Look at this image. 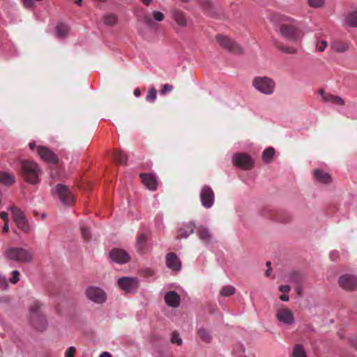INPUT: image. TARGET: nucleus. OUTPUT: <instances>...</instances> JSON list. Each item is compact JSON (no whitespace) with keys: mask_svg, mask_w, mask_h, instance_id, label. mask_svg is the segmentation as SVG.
<instances>
[{"mask_svg":"<svg viewBox=\"0 0 357 357\" xmlns=\"http://www.w3.org/2000/svg\"><path fill=\"white\" fill-rule=\"evenodd\" d=\"M280 32L283 36L291 40L297 41L302 37L298 29L294 26H282Z\"/></svg>","mask_w":357,"mask_h":357,"instance_id":"2eb2a0df","label":"nucleus"},{"mask_svg":"<svg viewBox=\"0 0 357 357\" xmlns=\"http://www.w3.org/2000/svg\"><path fill=\"white\" fill-rule=\"evenodd\" d=\"M29 148L31 149H33L36 146V143L35 142H31V143H29Z\"/></svg>","mask_w":357,"mask_h":357,"instance_id":"13d9d810","label":"nucleus"},{"mask_svg":"<svg viewBox=\"0 0 357 357\" xmlns=\"http://www.w3.org/2000/svg\"><path fill=\"white\" fill-rule=\"evenodd\" d=\"M282 50L284 52H286L288 54H294L297 52V49L295 47H283V48H282Z\"/></svg>","mask_w":357,"mask_h":357,"instance_id":"a18cd8bd","label":"nucleus"},{"mask_svg":"<svg viewBox=\"0 0 357 357\" xmlns=\"http://www.w3.org/2000/svg\"><path fill=\"white\" fill-rule=\"evenodd\" d=\"M293 357H307L303 346L300 344L295 346L293 350Z\"/></svg>","mask_w":357,"mask_h":357,"instance_id":"473e14b6","label":"nucleus"},{"mask_svg":"<svg viewBox=\"0 0 357 357\" xmlns=\"http://www.w3.org/2000/svg\"><path fill=\"white\" fill-rule=\"evenodd\" d=\"M275 155V150L272 147L265 149L262 153V158L265 162H270Z\"/></svg>","mask_w":357,"mask_h":357,"instance_id":"c756f323","label":"nucleus"},{"mask_svg":"<svg viewBox=\"0 0 357 357\" xmlns=\"http://www.w3.org/2000/svg\"><path fill=\"white\" fill-rule=\"evenodd\" d=\"M41 218H42V219H44L45 218V213L42 214Z\"/></svg>","mask_w":357,"mask_h":357,"instance_id":"e2e57ef3","label":"nucleus"},{"mask_svg":"<svg viewBox=\"0 0 357 357\" xmlns=\"http://www.w3.org/2000/svg\"><path fill=\"white\" fill-rule=\"evenodd\" d=\"M328 46V43L326 40H317L315 43V48L317 52H324Z\"/></svg>","mask_w":357,"mask_h":357,"instance_id":"c9c22d12","label":"nucleus"},{"mask_svg":"<svg viewBox=\"0 0 357 357\" xmlns=\"http://www.w3.org/2000/svg\"><path fill=\"white\" fill-rule=\"evenodd\" d=\"M152 17L157 22H161L164 20V15L160 11H154L151 14L145 15L144 22L147 26L151 27L154 25Z\"/></svg>","mask_w":357,"mask_h":357,"instance_id":"6ab92c4d","label":"nucleus"},{"mask_svg":"<svg viewBox=\"0 0 357 357\" xmlns=\"http://www.w3.org/2000/svg\"><path fill=\"white\" fill-rule=\"evenodd\" d=\"M8 210L11 212L13 220L17 227L24 233L29 232L30 226L24 213L21 209L13 206L8 207Z\"/></svg>","mask_w":357,"mask_h":357,"instance_id":"20e7f679","label":"nucleus"},{"mask_svg":"<svg viewBox=\"0 0 357 357\" xmlns=\"http://www.w3.org/2000/svg\"><path fill=\"white\" fill-rule=\"evenodd\" d=\"M235 287L231 285H227L222 287V290L220 292V296H229L234 294Z\"/></svg>","mask_w":357,"mask_h":357,"instance_id":"2f4dec72","label":"nucleus"},{"mask_svg":"<svg viewBox=\"0 0 357 357\" xmlns=\"http://www.w3.org/2000/svg\"><path fill=\"white\" fill-rule=\"evenodd\" d=\"M147 237L145 234H140L137 238V246L138 249L142 250L144 247Z\"/></svg>","mask_w":357,"mask_h":357,"instance_id":"72a5a7b5","label":"nucleus"},{"mask_svg":"<svg viewBox=\"0 0 357 357\" xmlns=\"http://www.w3.org/2000/svg\"><path fill=\"white\" fill-rule=\"evenodd\" d=\"M140 94H141V93H140V91H139V89H135V91H134V95H135V97H137V98L139 97V96H140Z\"/></svg>","mask_w":357,"mask_h":357,"instance_id":"6e6d98bb","label":"nucleus"},{"mask_svg":"<svg viewBox=\"0 0 357 357\" xmlns=\"http://www.w3.org/2000/svg\"><path fill=\"white\" fill-rule=\"evenodd\" d=\"M110 259L112 261L123 264L130 261V255L125 250L118 248L113 249L109 254Z\"/></svg>","mask_w":357,"mask_h":357,"instance_id":"ddd939ff","label":"nucleus"},{"mask_svg":"<svg viewBox=\"0 0 357 357\" xmlns=\"http://www.w3.org/2000/svg\"><path fill=\"white\" fill-rule=\"evenodd\" d=\"M99 357H111V354L109 352L104 351L100 354Z\"/></svg>","mask_w":357,"mask_h":357,"instance_id":"864d4df0","label":"nucleus"},{"mask_svg":"<svg viewBox=\"0 0 357 357\" xmlns=\"http://www.w3.org/2000/svg\"><path fill=\"white\" fill-rule=\"evenodd\" d=\"M195 231V225L193 223L184 224L179 228L178 233L180 236L183 238H188Z\"/></svg>","mask_w":357,"mask_h":357,"instance_id":"412c9836","label":"nucleus"},{"mask_svg":"<svg viewBox=\"0 0 357 357\" xmlns=\"http://www.w3.org/2000/svg\"><path fill=\"white\" fill-rule=\"evenodd\" d=\"M4 255L8 260L20 264H29L33 255L30 249L21 247H10L5 250Z\"/></svg>","mask_w":357,"mask_h":357,"instance_id":"f03ea898","label":"nucleus"},{"mask_svg":"<svg viewBox=\"0 0 357 357\" xmlns=\"http://www.w3.org/2000/svg\"><path fill=\"white\" fill-rule=\"evenodd\" d=\"M252 86L261 93L271 95L274 92L275 83L270 77L266 76H258L253 79Z\"/></svg>","mask_w":357,"mask_h":357,"instance_id":"7ed1b4c3","label":"nucleus"},{"mask_svg":"<svg viewBox=\"0 0 357 357\" xmlns=\"http://www.w3.org/2000/svg\"><path fill=\"white\" fill-rule=\"evenodd\" d=\"M276 317L278 321L284 325H291L295 321L293 312L288 308L279 309Z\"/></svg>","mask_w":357,"mask_h":357,"instance_id":"9b49d317","label":"nucleus"},{"mask_svg":"<svg viewBox=\"0 0 357 357\" xmlns=\"http://www.w3.org/2000/svg\"><path fill=\"white\" fill-rule=\"evenodd\" d=\"M199 238L202 240L205 243H208L212 238L211 234L210 233L208 229L202 226L199 228Z\"/></svg>","mask_w":357,"mask_h":357,"instance_id":"a878e982","label":"nucleus"},{"mask_svg":"<svg viewBox=\"0 0 357 357\" xmlns=\"http://www.w3.org/2000/svg\"><path fill=\"white\" fill-rule=\"evenodd\" d=\"M52 192L58 196L63 205H70L74 201L73 195L65 185L58 184Z\"/></svg>","mask_w":357,"mask_h":357,"instance_id":"39448f33","label":"nucleus"},{"mask_svg":"<svg viewBox=\"0 0 357 357\" xmlns=\"http://www.w3.org/2000/svg\"><path fill=\"white\" fill-rule=\"evenodd\" d=\"M332 49L339 53H342L349 50V44L344 41H334L331 43Z\"/></svg>","mask_w":357,"mask_h":357,"instance_id":"b1692460","label":"nucleus"},{"mask_svg":"<svg viewBox=\"0 0 357 357\" xmlns=\"http://www.w3.org/2000/svg\"><path fill=\"white\" fill-rule=\"evenodd\" d=\"M339 257V252L337 251H332L330 253V258L331 260L335 261Z\"/></svg>","mask_w":357,"mask_h":357,"instance_id":"de8ad7c7","label":"nucleus"},{"mask_svg":"<svg viewBox=\"0 0 357 357\" xmlns=\"http://www.w3.org/2000/svg\"><path fill=\"white\" fill-rule=\"evenodd\" d=\"M24 6L27 8H32L34 6L33 0H22Z\"/></svg>","mask_w":357,"mask_h":357,"instance_id":"c03bdc74","label":"nucleus"},{"mask_svg":"<svg viewBox=\"0 0 357 357\" xmlns=\"http://www.w3.org/2000/svg\"><path fill=\"white\" fill-rule=\"evenodd\" d=\"M198 335L200 339L205 342H210L212 337L210 333L204 328H200L198 331Z\"/></svg>","mask_w":357,"mask_h":357,"instance_id":"7c9ffc66","label":"nucleus"},{"mask_svg":"<svg viewBox=\"0 0 357 357\" xmlns=\"http://www.w3.org/2000/svg\"><path fill=\"white\" fill-rule=\"evenodd\" d=\"M37 153L40 158L47 163L55 164L58 162V158L56 155L45 146H38Z\"/></svg>","mask_w":357,"mask_h":357,"instance_id":"f8f14e48","label":"nucleus"},{"mask_svg":"<svg viewBox=\"0 0 357 357\" xmlns=\"http://www.w3.org/2000/svg\"><path fill=\"white\" fill-rule=\"evenodd\" d=\"M40 308V304L38 301H35L30 308V314L31 319H33L35 317L36 318L43 321V317L40 316L39 314V309Z\"/></svg>","mask_w":357,"mask_h":357,"instance_id":"cd10ccee","label":"nucleus"},{"mask_svg":"<svg viewBox=\"0 0 357 357\" xmlns=\"http://www.w3.org/2000/svg\"><path fill=\"white\" fill-rule=\"evenodd\" d=\"M157 96V91L155 88H151L149 92V93L146 96V100L147 102H153Z\"/></svg>","mask_w":357,"mask_h":357,"instance_id":"f704fd0d","label":"nucleus"},{"mask_svg":"<svg viewBox=\"0 0 357 357\" xmlns=\"http://www.w3.org/2000/svg\"><path fill=\"white\" fill-rule=\"evenodd\" d=\"M3 233H7L9 231V225L8 222H4V225L3 227Z\"/></svg>","mask_w":357,"mask_h":357,"instance_id":"603ef678","label":"nucleus"},{"mask_svg":"<svg viewBox=\"0 0 357 357\" xmlns=\"http://www.w3.org/2000/svg\"><path fill=\"white\" fill-rule=\"evenodd\" d=\"M314 176L315 179L321 183L327 184L331 181V176L319 169L314 171Z\"/></svg>","mask_w":357,"mask_h":357,"instance_id":"aec40b11","label":"nucleus"},{"mask_svg":"<svg viewBox=\"0 0 357 357\" xmlns=\"http://www.w3.org/2000/svg\"><path fill=\"white\" fill-rule=\"evenodd\" d=\"M69 31L68 25L64 23H59L55 27L54 34L58 38H65Z\"/></svg>","mask_w":357,"mask_h":357,"instance_id":"4be33fe9","label":"nucleus"},{"mask_svg":"<svg viewBox=\"0 0 357 357\" xmlns=\"http://www.w3.org/2000/svg\"><path fill=\"white\" fill-rule=\"evenodd\" d=\"M233 163L244 169H248L252 167L254 160L248 154L236 153L232 158Z\"/></svg>","mask_w":357,"mask_h":357,"instance_id":"6e6552de","label":"nucleus"},{"mask_svg":"<svg viewBox=\"0 0 357 357\" xmlns=\"http://www.w3.org/2000/svg\"><path fill=\"white\" fill-rule=\"evenodd\" d=\"M104 22L107 24H114L116 22V17L114 15H108L105 17Z\"/></svg>","mask_w":357,"mask_h":357,"instance_id":"4c0bfd02","label":"nucleus"},{"mask_svg":"<svg viewBox=\"0 0 357 357\" xmlns=\"http://www.w3.org/2000/svg\"><path fill=\"white\" fill-rule=\"evenodd\" d=\"M118 284L123 291L131 293L137 289L139 283L135 278L122 277L119 279Z\"/></svg>","mask_w":357,"mask_h":357,"instance_id":"9d476101","label":"nucleus"},{"mask_svg":"<svg viewBox=\"0 0 357 357\" xmlns=\"http://www.w3.org/2000/svg\"><path fill=\"white\" fill-rule=\"evenodd\" d=\"M15 182L14 175L10 173L0 172V183L6 185H10Z\"/></svg>","mask_w":357,"mask_h":357,"instance_id":"5701e85b","label":"nucleus"},{"mask_svg":"<svg viewBox=\"0 0 357 357\" xmlns=\"http://www.w3.org/2000/svg\"><path fill=\"white\" fill-rule=\"evenodd\" d=\"M345 23L351 27L357 26V11L349 13L345 18Z\"/></svg>","mask_w":357,"mask_h":357,"instance_id":"c85d7f7f","label":"nucleus"},{"mask_svg":"<svg viewBox=\"0 0 357 357\" xmlns=\"http://www.w3.org/2000/svg\"><path fill=\"white\" fill-rule=\"evenodd\" d=\"M296 292H297L298 294H301V293H302V289H301V287H297V288L296 289Z\"/></svg>","mask_w":357,"mask_h":357,"instance_id":"052dcab7","label":"nucleus"},{"mask_svg":"<svg viewBox=\"0 0 357 357\" xmlns=\"http://www.w3.org/2000/svg\"><path fill=\"white\" fill-rule=\"evenodd\" d=\"M279 289L280 291L288 292L290 290V287L289 285H281L279 287Z\"/></svg>","mask_w":357,"mask_h":357,"instance_id":"3c124183","label":"nucleus"},{"mask_svg":"<svg viewBox=\"0 0 357 357\" xmlns=\"http://www.w3.org/2000/svg\"><path fill=\"white\" fill-rule=\"evenodd\" d=\"M200 199L202 205L204 208H211L215 201V195L213 190L207 185L204 186L200 192Z\"/></svg>","mask_w":357,"mask_h":357,"instance_id":"1a4fd4ad","label":"nucleus"},{"mask_svg":"<svg viewBox=\"0 0 357 357\" xmlns=\"http://www.w3.org/2000/svg\"><path fill=\"white\" fill-rule=\"evenodd\" d=\"M8 287V281L5 277L0 276V289H6Z\"/></svg>","mask_w":357,"mask_h":357,"instance_id":"79ce46f5","label":"nucleus"},{"mask_svg":"<svg viewBox=\"0 0 357 357\" xmlns=\"http://www.w3.org/2000/svg\"><path fill=\"white\" fill-rule=\"evenodd\" d=\"M114 160L119 163H123L125 162V155L122 152H116L114 154Z\"/></svg>","mask_w":357,"mask_h":357,"instance_id":"ea45409f","label":"nucleus"},{"mask_svg":"<svg viewBox=\"0 0 357 357\" xmlns=\"http://www.w3.org/2000/svg\"><path fill=\"white\" fill-rule=\"evenodd\" d=\"M142 1L146 6H149L150 3L152 2V0H142Z\"/></svg>","mask_w":357,"mask_h":357,"instance_id":"4d7b16f0","label":"nucleus"},{"mask_svg":"<svg viewBox=\"0 0 357 357\" xmlns=\"http://www.w3.org/2000/svg\"><path fill=\"white\" fill-rule=\"evenodd\" d=\"M266 265H267L268 266H270L271 263H270L269 261H267V262H266Z\"/></svg>","mask_w":357,"mask_h":357,"instance_id":"0e129e2a","label":"nucleus"},{"mask_svg":"<svg viewBox=\"0 0 357 357\" xmlns=\"http://www.w3.org/2000/svg\"><path fill=\"white\" fill-rule=\"evenodd\" d=\"M75 351V348L73 346H70L68 350L65 351V357H73Z\"/></svg>","mask_w":357,"mask_h":357,"instance_id":"37998d69","label":"nucleus"},{"mask_svg":"<svg viewBox=\"0 0 357 357\" xmlns=\"http://www.w3.org/2000/svg\"><path fill=\"white\" fill-rule=\"evenodd\" d=\"M82 234L85 239H88L89 238V231L86 228H82Z\"/></svg>","mask_w":357,"mask_h":357,"instance_id":"09e8293b","label":"nucleus"},{"mask_svg":"<svg viewBox=\"0 0 357 357\" xmlns=\"http://www.w3.org/2000/svg\"><path fill=\"white\" fill-rule=\"evenodd\" d=\"M216 40L221 47L229 52L233 53H241L243 52L242 47L238 44L226 36L218 35L216 36Z\"/></svg>","mask_w":357,"mask_h":357,"instance_id":"423d86ee","label":"nucleus"},{"mask_svg":"<svg viewBox=\"0 0 357 357\" xmlns=\"http://www.w3.org/2000/svg\"><path fill=\"white\" fill-rule=\"evenodd\" d=\"M323 101L334 105H343L344 102L342 98L333 95L323 96Z\"/></svg>","mask_w":357,"mask_h":357,"instance_id":"393cba45","label":"nucleus"},{"mask_svg":"<svg viewBox=\"0 0 357 357\" xmlns=\"http://www.w3.org/2000/svg\"><path fill=\"white\" fill-rule=\"evenodd\" d=\"M140 177L144 185L150 190H155L157 189L158 181L155 174L153 173L141 174Z\"/></svg>","mask_w":357,"mask_h":357,"instance_id":"dca6fc26","label":"nucleus"},{"mask_svg":"<svg viewBox=\"0 0 357 357\" xmlns=\"http://www.w3.org/2000/svg\"><path fill=\"white\" fill-rule=\"evenodd\" d=\"M173 87L169 84H165L161 90V93L162 94L166 93L167 92H169L172 90Z\"/></svg>","mask_w":357,"mask_h":357,"instance_id":"49530a36","label":"nucleus"},{"mask_svg":"<svg viewBox=\"0 0 357 357\" xmlns=\"http://www.w3.org/2000/svg\"><path fill=\"white\" fill-rule=\"evenodd\" d=\"M165 300L167 305L176 307L180 305L181 298L178 294L174 291H170L165 295Z\"/></svg>","mask_w":357,"mask_h":357,"instance_id":"a211bd4d","label":"nucleus"},{"mask_svg":"<svg viewBox=\"0 0 357 357\" xmlns=\"http://www.w3.org/2000/svg\"><path fill=\"white\" fill-rule=\"evenodd\" d=\"M86 295L88 299L96 303H103L107 299L105 292L96 287H88L86 290Z\"/></svg>","mask_w":357,"mask_h":357,"instance_id":"0eeeda50","label":"nucleus"},{"mask_svg":"<svg viewBox=\"0 0 357 357\" xmlns=\"http://www.w3.org/2000/svg\"><path fill=\"white\" fill-rule=\"evenodd\" d=\"M21 174L26 182L31 185H37L40 182L43 171L36 162L23 160L21 162Z\"/></svg>","mask_w":357,"mask_h":357,"instance_id":"f257e3e1","label":"nucleus"},{"mask_svg":"<svg viewBox=\"0 0 357 357\" xmlns=\"http://www.w3.org/2000/svg\"><path fill=\"white\" fill-rule=\"evenodd\" d=\"M173 18L178 26L183 27L187 25L186 17L182 12L175 11L173 15Z\"/></svg>","mask_w":357,"mask_h":357,"instance_id":"bb28decb","label":"nucleus"},{"mask_svg":"<svg viewBox=\"0 0 357 357\" xmlns=\"http://www.w3.org/2000/svg\"><path fill=\"white\" fill-rule=\"evenodd\" d=\"M339 284L347 290H353L357 288V278L353 275L346 274L339 278Z\"/></svg>","mask_w":357,"mask_h":357,"instance_id":"4468645a","label":"nucleus"},{"mask_svg":"<svg viewBox=\"0 0 357 357\" xmlns=\"http://www.w3.org/2000/svg\"><path fill=\"white\" fill-rule=\"evenodd\" d=\"M269 271H270V268H268V269L265 272V275H266V276H269Z\"/></svg>","mask_w":357,"mask_h":357,"instance_id":"680f3d73","label":"nucleus"},{"mask_svg":"<svg viewBox=\"0 0 357 357\" xmlns=\"http://www.w3.org/2000/svg\"><path fill=\"white\" fill-rule=\"evenodd\" d=\"M0 218L4 220L5 222H8V215L5 211L0 213Z\"/></svg>","mask_w":357,"mask_h":357,"instance_id":"8fccbe9b","label":"nucleus"},{"mask_svg":"<svg viewBox=\"0 0 357 357\" xmlns=\"http://www.w3.org/2000/svg\"><path fill=\"white\" fill-rule=\"evenodd\" d=\"M82 0H76L75 1V3L79 6H82Z\"/></svg>","mask_w":357,"mask_h":357,"instance_id":"bf43d9fd","label":"nucleus"},{"mask_svg":"<svg viewBox=\"0 0 357 357\" xmlns=\"http://www.w3.org/2000/svg\"><path fill=\"white\" fill-rule=\"evenodd\" d=\"M325 4V0H308V5L314 8H321Z\"/></svg>","mask_w":357,"mask_h":357,"instance_id":"e433bc0d","label":"nucleus"},{"mask_svg":"<svg viewBox=\"0 0 357 357\" xmlns=\"http://www.w3.org/2000/svg\"><path fill=\"white\" fill-rule=\"evenodd\" d=\"M171 341L174 344H177L178 345H181L183 343V340L181 338L179 334L176 332H174Z\"/></svg>","mask_w":357,"mask_h":357,"instance_id":"58836bf2","label":"nucleus"},{"mask_svg":"<svg viewBox=\"0 0 357 357\" xmlns=\"http://www.w3.org/2000/svg\"><path fill=\"white\" fill-rule=\"evenodd\" d=\"M280 298L282 301H289V296L286 294H282L280 297Z\"/></svg>","mask_w":357,"mask_h":357,"instance_id":"5fc2aeb1","label":"nucleus"},{"mask_svg":"<svg viewBox=\"0 0 357 357\" xmlns=\"http://www.w3.org/2000/svg\"><path fill=\"white\" fill-rule=\"evenodd\" d=\"M13 277L10 279V282L13 284H16L20 280V272L17 270H15L12 272Z\"/></svg>","mask_w":357,"mask_h":357,"instance_id":"a19ab883","label":"nucleus"},{"mask_svg":"<svg viewBox=\"0 0 357 357\" xmlns=\"http://www.w3.org/2000/svg\"><path fill=\"white\" fill-rule=\"evenodd\" d=\"M167 266L174 271H178L181 267V263L178 257L174 253H169L166 257Z\"/></svg>","mask_w":357,"mask_h":357,"instance_id":"f3484780","label":"nucleus"}]
</instances>
